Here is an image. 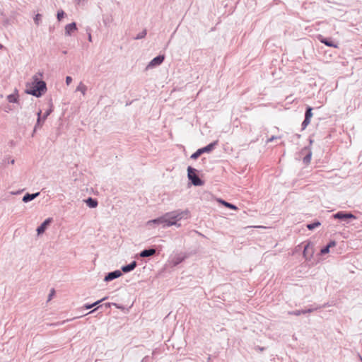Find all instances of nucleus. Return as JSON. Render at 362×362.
Returning <instances> with one entry per match:
<instances>
[{
  "instance_id": "1",
  "label": "nucleus",
  "mask_w": 362,
  "mask_h": 362,
  "mask_svg": "<svg viewBox=\"0 0 362 362\" xmlns=\"http://www.w3.org/2000/svg\"><path fill=\"white\" fill-rule=\"evenodd\" d=\"M42 76L41 73H37L33 76V81L26 85L25 93L37 98L41 97L47 90L46 83L39 78Z\"/></svg>"
},
{
  "instance_id": "2",
  "label": "nucleus",
  "mask_w": 362,
  "mask_h": 362,
  "mask_svg": "<svg viewBox=\"0 0 362 362\" xmlns=\"http://www.w3.org/2000/svg\"><path fill=\"white\" fill-rule=\"evenodd\" d=\"M190 212L188 209L185 210H176L170 212L165 213V217L167 218V221L173 223L171 224L172 226H176L177 227L180 226V223H177V221L182 219H187L189 217Z\"/></svg>"
},
{
  "instance_id": "3",
  "label": "nucleus",
  "mask_w": 362,
  "mask_h": 362,
  "mask_svg": "<svg viewBox=\"0 0 362 362\" xmlns=\"http://www.w3.org/2000/svg\"><path fill=\"white\" fill-rule=\"evenodd\" d=\"M217 144H218V141H215L203 148H199L196 152H194V153L192 154L191 158L197 159L202 153L211 152L215 148V146L217 145Z\"/></svg>"
},
{
  "instance_id": "4",
  "label": "nucleus",
  "mask_w": 362,
  "mask_h": 362,
  "mask_svg": "<svg viewBox=\"0 0 362 362\" xmlns=\"http://www.w3.org/2000/svg\"><path fill=\"white\" fill-rule=\"evenodd\" d=\"M172 223H173L171 222L167 221L165 214L157 218L150 220L147 222V225L148 226H151L152 224H157L161 225L163 228L170 227L171 226Z\"/></svg>"
},
{
  "instance_id": "5",
  "label": "nucleus",
  "mask_w": 362,
  "mask_h": 362,
  "mask_svg": "<svg viewBox=\"0 0 362 362\" xmlns=\"http://www.w3.org/2000/svg\"><path fill=\"white\" fill-rule=\"evenodd\" d=\"M333 217L341 221H347L349 219H356V216L353 214L343 211H338L337 213L334 214Z\"/></svg>"
},
{
  "instance_id": "6",
  "label": "nucleus",
  "mask_w": 362,
  "mask_h": 362,
  "mask_svg": "<svg viewBox=\"0 0 362 362\" xmlns=\"http://www.w3.org/2000/svg\"><path fill=\"white\" fill-rule=\"evenodd\" d=\"M165 59L164 55H158L154 57L147 65L146 69H153L156 66L160 65Z\"/></svg>"
},
{
  "instance_id": "7",
  "label": "nucleus",
  "mask_w": 362,
  "mask_h": 362,
  "mask_svg": "<svg viewBox=\"0 0 362 362\" xmlns=\"http://www.w3.org/2000/svg\"><path fill=\"white\" fill-rule=\"evenodd\" d=\"M197 170L191 166L187 168V177L189 181H202L197 175Z\"/></svg>"
},
{
  "instance_id": "8",
  "label": "nucleus",
  "mask_w": 362,
  "mask_h": 362,
  "mask_svg": "<svg viewBox=\"0 0 362 362\" xmlns=\"http://www.w3.org/2000/svg\"><path fill=\"white\" fill-rule=\"evenodd\" d=\"M122 275V274L120 270H115L113 272L107 273L104 278V281L108 282L120 277Z\"/></svg>"
},
{
  "instance_id": "9",
  "label": "nucleus",
  "mask_w": 362,
  "mask_h": 362,
  "mask_svg": "<svg viewBox=\"0 0 362 362\" xmlns=\"http://www.w3.org/2000/svg\"><path fill=\"white\" fill-rule=\"evenodd\" d=\"M52 221V218H48L45 219L37 228V233L38 235L42 234L47 227L50 225Z\"/></svg>"
},
{
  "instance_id": "10",
  "label": "nucleus",
  "mask_w": 362,
  "mask_h": 362,
  "mask_svg": "<svg viewBox=\"0 0 362 362\" xmlns=\"http://www.w3.org/2000/svg\"><path fill=\"white\" fill-rule=\"evenodd\" d=\"M313 254V245L310 243H308L304 246L303 256L305 258L311 257Z\"/></svg>"
},
{
  "instance_id": "11",
  "label": "nucleus",
  "mask_w": 362,
  "mask_h": 362,
  "mask_svg": "<svg viewBox=\"0 0 362 362\" xmlns=\"http://www.w3.org/2000/svg\"><path fill=\"white\" fill-rule=\"evenodd\" d=\"M137 266V262L136 261L132 262L130 264L124 265L121 268V272L124 273H128L133 271Z\"/></svg>"
},
{
  "instance_id": "12",
  "label": "nucleus",
  "mask_w": 362,
  "mask_h": 362,
  "mask_svg": "<svg viewBox=\"0 0 362 362\" xmlns=\"http://www.w3.org/2000/svg\"><path fill=\"white\" fill-rule=\"evenodd\" d=\"M77 30L76 24V23L73 22L71 23H69L65 26V34L66 35H71L72 33L76 31Z\"/></svg>"
},
{
  "instance_id": "13",
  "label": "nucleus",
  "mask_w": 362,
  "mask_h": 362,
  "mask_svg": "<svg viewBox=\"0 0 362 362\" xmlns=\"http://www.w3.org/2000/svg\"><path fill=\"white\" fill-rule=\"evenodd\" d=\"M156 252V250L154 248H148L142 250L139 255L141 257H148L154 255Z\"/></svg>"
},
{
  "instance_id": "14",
  "label": "nucleus",
  "mask_w": 362,
  "mask_h": 362,
  "mask_svg": "<svg viewBox=\"0 0 362 362\" xmlns=\"http://www.w3.org/2000/svg\"><path fill=\"white\" fill-rule=\"evenodd\" d=\"M40 195V192H36V193H33V194H30V193H26L23 197V199H22V201L25 203H28L32 200H33L34 199H35L36 197H37L38 196Z\"/></svg>"
},
{
  "instance_id": "15",
  "label": "nucleus",
  "mask_w": 362,
  "mask_h": 362,
  "mask_svg": "<svg viewBox=\"0 0 362 362\" xmlns=\"http://www.w3.org/2000/svg\"><path fill=\"white\" fill-rule=\"evenodd\" d=\"M84 202L87 204L88 207L91 209L97 207L98 204L97 199H93L92 197H88V199H85Z\"/></svg>"
},
{
  "instance_id": "16",
  "label": "nucleus",
  "mask_w": 362,
  "mask_h": 362,
  "mask_svg": "<svg viewBox=\"0 0 362 362\" xmlns=\"http://www.w3.org/2000/svg\"><path fill=\"white\" fill-rule=\"evenodd\" d=\"M320 41L328 47H337V44L334 42L331 39L321 37Z\"/></svg>"
},
{
  "instance_id": "17",
  "label": "nucleus",
  "mask_w": 362,
  "mask_h": 362,
  "mask_svg": "<svg viewBox=\"0 0 362 362\" xmlns=\"http://www.w3.org/2000/svg\"><path fill=\"white\" fill-rule=\"evenodd\" d=\"M41 113H42V111L40 110L37 113V122H36V124L35 125L33 133L35 132L36 129L38 127H42V124H43V122L45 121V120H43V117L42 118V117H41Z\"/></svg>"
},
{
  "instance_id": "18",
  "label": "nucleus",
  "mask_w": 362,
  "mask_h": 362,
  "mask_svg": "<svg viewBox=\"0 0 362 362\" xmlns=\"http://www.w3.org/2000/svg\"><path fill=\"white\" fill-rule=\"evenodd\" d=\"M217 201H218V202L221 203V204H223V206H225L226 207H227L228 209H234V210L238 209V207L235 205H234L231 203H229L223 199H218Z\"/></svg>"
},
{
  "instance_id": "19",
  "label": "nucleus",
  "mask_w": 362,
  "mask_h": 362,
  "mask_svg": "<svg viewBox=\"0 0 362 362\" xmlns=\"http://www.w3.org/2000/svg\"><path fill=\"white\" fill-rule=\"evenodd\" d=\"M185 257H186V256L182 255H178L175 256L173 259L174 266H177L179 264H180L182 262H183L185 260Z\"/></svg>"
},
{
  "instance_id": "20",
  "label": "nucleus",
  "mask_w": 362,
  "mask_h": 362,
  "mask_svg": "<svg viewBox=\"0 0 362 362\" xmlns=\"http://www.w3.org/2000/svg\"><path fill=\"white\" fill-rule=\"evenodd\" d=\"M105 299H107V297H105V298H102L101 300H97L92 304H85L83 307H84V308H86L87 310L90 309V308H93L94 306L98 305L100 303L105 300Z\"/></svg>"
},
{
  "instance_id": "21",
  "label": "nucleus",
  "mask_w": 362,
  "mask_h": 362,
  "mask_svg": "<svg viewBox=\"0 0 362 362\" xmlns=\"http://www.w3.org/2000/svg\"><path fill=\"white\" fill-rule=\"evenodd\" d=\"M86 90H87L86 86L84 84H83L82 82H81L79 83V85L78 86V87L76 88V91L81 92L83 95L86 94Z\"/></svg>"
},
{
  "instance_id": "22",
  "label": "nucleus",
  "mask_w": 362,
  "mask_h": 362,
  "mask_svg": "<svg viewBox=\"0 0 362 362\" xmlns=\"http://www.w3.org/2000/svg\"><path fill=\"white\" fill-rule=\"evenodd\" d=\"M7 100L9 103H17L18 95L16 94H10L7 96Z\"/></svg>"
},
{
  "instance_id": "23",
  "label": "nucleus",
  "mask_w": 362,
  "mask_h": 362,
  "mask_svg": "<svg viewBox=\"0 0 362 362\" xmlns=\"http://www.w3.org/2000/svg\"><path fill=\"white\" fill-rule=\"evenodd\" d=\"M321 225V223L320 221H315L313 223H309L307 225V228L309 229V230H313L315 229V228L320 226Z\"/></svg>"
},
{
  "instance_id": "24",
  "label": "nucleus",
  "mask_w": 362,
  "mask_h": 362,
  "mask_svg": "<svg viewBox=\"0 0 362 362\" xmlns=\"http://www.w3.org/2000/svg\"><path fill=\"white\" fill-rule=\"evenodd\" d=\"M313 108L310 107H308L306 108V111L305 113V118L307 119H310V118L313 117V112H312Z\"/></svg>"
},
{
  "instance_id": "25",
  "label": "nucleus",
  "mask_w": 362,
  "mask_h": 362,
  "mask_svg": "<svg viewBox=\"0 0 362 362\" xmlns=\"http://www.w3.org/2000/svg\"><path fill=\"white\" fill-rule=\"evenodd\" d=\"M147 34V31L146 29H144V30H142L141 33H139L135 37L134 39L135 40H140V39H143L146 37Z\"/></svg>"
},
{
  "instance_id": "26",
  "label": "nucleus",
  "mask_w": 362,
  "mask_h": 362,
  "mask_svg": "<svg viewBox=\"0 0 362 362\" xmlns=\"http://www.w3.org/2000/svg\"><path fill=\"white\" fill-rule=\"evenodd\" d=\"M311 156H312V153H311L310 151H309V152L305 155V156L303 158V163H304L305 164H308V163L310 162Z\"/></svg>"
},
{
  "instance_id": "27",
  "label": "nucleus",
  "mask_w": 362,
  "mask_h": 362,
  "mask_svg": "<svg viewBox=\"0 0 362 362\" xmlns=\"http://www.w3.org/2000/svg\"><path fill=\"white\" fill-rule=\"evenodd\" d=\"M289 314L298 316L300 315L301 314H305V311H304V310H297L292 312H289Z\"/></svg>"
},
{
  "instance_id": "28",
  "label": "nucleus",
  "mask_w": 362,
  "mask_h": 362,
  "mask_svg": "<svg viewBox=\"0 0 362 362\" xmlns=\"http://www.w3.org/2000/svg\"><path fill=\"white\" fill-rule=\"evenodd\" d=\"M52 104H50V107L45 112L43 115V120H45L47 117L52 113Z\"/></svg>"
},
{
  "instance_id": "29",
  "label": "nucleus",
  "mask_w": 362,
  "mask_h": 362,
  "mask_svg": "<svg viewBox=\"0 0 362 362\" xmlns=\"http://www.w3.org/2000/svg\"><path fill=\"white\" fill-rule=\"evenodd\" d=\"M64 14H65V13L62 10L59 11L57 12V18L59 21H60L62 19V18H64Z\"/></svg>"
},
{
  "instance_id": "30",
  "label": "nucleus",
  "mask_w": 362,
  "mask_h": 362,
  "mask_svg": "<svg viewBox=\"0 0 362 362\" xmlns=\"http://www.w3.org/2000/svg\"><path fill=\"white\" fill-rule=\"evenodd\" d=\"M41 17H42V16L39 13L35 15V16L34 18V22L36 25L40 24V21H41Z\"/></svg>"
},
{
  "instance_id": "31",
  "label": "nucleus",
  "mask_w": 362,
  "mask_h": 362,
  "mask_svg": "<svg viewBox=\"0 0 362 362\" xmlns=\"http://www.w3.org/2000/svg\"><path fill=\"white\" fill-rule=\"evenodd\" d=\"M310 119H304L303 122H302V129H305L307 126L310 124Z\"/></svg>"
},
{
  "instance_id": "32",
  "label": "nucleus",
  "mask_w": 362,
  "mask_h": 362,
  "mask_svg": "<svg viewBox=\"0 0 362 362\" xmlns=\"http://www.w3.org/2000/svg\"><path fill=\"white\" fill-rule=\"evenodd\" d=\"M329 252V247L327 245H326V246H325L324 247H322V248L321 249V250H320V253H321L322 255H326V254H327Z\"/></svg>"
},
{
  "instance_id": "33",
  "label": "nucleus",
  "mask_w": 362,
  "mask_h": 362,
  "mask_svg": "<svg viewBox=\"0 0 362 362\" xmlns=\"http://www.w3.org/2000/svg\"><path fill=\"white\" fill-rule=\"evenodd\" d=\"M204 182H188L187 188H190L191 185L202 186Z\"/></svg>"
},
{
  "instance_id": "34",
  "label": "nucleus",
  "mask_w": 362,
  "mask_h": 362,
  "mask_svg": "<svg viewBox=\"0 0 362 362\" xmlns=\"http://www.w3.org/2000/svg\"><path fill=\"white\" fill-rule=\"evenodd\" d=\"M54 293H55V291H54V288H52L50 291V293L48 296V300H50L52 298V297L54 296Z\"/></svg>"
},
{
  "instance_id": "35",
  "label": "nucleus",
  "mask_w": 362,
  "mask_h": 362,
  "mask_svg": "<svg viewBox=\"0 0 362 362\" xmlns=\"http://www.w3.org/2000/svg\"><path fill=\"white\" fill-rule=\"evenodd\" d=\"M112 305L116 306L117 308H119L116 303H107L104 304L103 305H104L106 308H110V307H111V305Z\"/></svg>"
},
{
  "instance_id": "36",
  "label": "nucleus",
  "mask_w": 362,
  "mask_h": 362,
  "mask_svg": "<svg viewBox=\"0 0 362 362\" xmlns=\"http://www.w3.org/2000/svg\"><path fill=\"white\" fill-rule=\"evenodd\" d=\"M72 81V78L71 76H66V83L67 85H69Z\"/></svg>"
},
{
  "instance_id": "37",
  "label": "nucleus",
  "mask_w": 362,
  "mask_h": 362,
  "mask_svg": "<svg viewBox=\"0 0 362 362\" xmlns=\"http://www.w3.org/2000/svg\"><path fill=\"white\" fill-rule=\"evenodd\" d=\"M327 245L330 248L336 245V242L334 240H332Z\"/></svg>"
},
{
  "instance_id": "38",
  "label": "nucleus",
  "mask_w": 362,
  "mask_h": 362,
  "mask_svg": "<svg viewBox=\"0 0 362 362\" xmlns=\"http://www.w3.org/2000/svg\"><path fill=\"white\" fill-rule=\"evenodd\" d=\"M277 138H278L277 136H272V137H270V138L267 140V143L272 142V141H273L274 140L276 139Z\"/></svg>"
},
{
  "instance_id": "39",
  "label": "nucleus",
  "mask_w": 362,
  "mask_h": 362,
  "mask_svg": "<svg viewBox=\"0 0 362 362\" xmlns=\"http://www.w3.org/2000/svg\"><path fill=\"white\" fill-rule=\"evenodd\" d=\"M103 305H100V306H98L96 308L93 309V310L90 311L89 313H88L86 315H88V314H90V313H94L95 311H96L97 310L100 309V308H102Z\"/></svg>"
},
{
  "instance_id": "40",
  "label": "nucleus",
  "mask_w": 362,
  "mask_h": 362,
  "mask_svg": "<svg viewBox=\"0 0 362 362\" xmlns=\"http://www.w3.org/2000/svg\"><path fill=\"white\" fill-rule=\"evenodd\" d=\"M313 310H314V309L304 310V311H305V313H312Z\"/></svg>"
},
{
  "instance_id": "41",
  "label": "nucleus",
  "mask_w": 362,
  "mask_h": 362,
  "mask_svg": "<svg viewBox=\"0 0 362 362\" xmlns=\"http://www.w3.org/2000/svg\"><path fill=\"white\" fill-rule=\"evenodd\" d=\"M256 349H258V350H259L260 351H264V347L257 346V347L256 348Z\"/></svg>"
},
{
  "instance_id": "42",
  "label": "nucleus",
  "mask_w": 362,
  "mask_h": 362,
  "mask_svg": "<svg viewBox=\"0 0 362 362\" xmlns=\"http://www.w3.org/2000/svg\"><path fill=\"white\" fill-rule=\"evenodd\" d=\"M103 23L105 25H107L108 24V20L105 19V18H103Z\"/></svg>"
},
{
  "instance_id": "43",
  "label": "nucleus",
  "mask_w": 362,
  "mask_h": 362,
  "mask_svg": "<svg viewBox=\"0 0 362 362\" xmlns=\"http://www.w3.org/2000/svg\"><path fill=\"white\" fill-rule=\"evenodd\" d=\"M22 191H23V190H18V191H17L16 192H11V193L12 194H19V193H21Z\"/></svg>"
},
{
  "instance_id": "44",
  "label": "nucleus",
  "mask_w": 362,
  "mask_h": 362,
  "mask_svg": "<svg viewBox=\"0 0 362 362\" xmlns=\"http://www.w3.org/2000/svg\"><path fill=\"white\" fill-rule=\"evenodd\" d=\"M88 40H89L90 42H91V41H92V37H91L90 33H88Z\"/></svg>"
},
{
  "instance_id": "45",
  "label": "nucleus",
  "mask_w": 362,
  "mask_h": 362,
  "mask_svg": "<svg viewBox=\"0 0 362 362\" xmlns=\"http://www.w3.org/2000/svg\"><path fill=\"white\" fill-rule=\"evenodd\" d=\"M147 358H148V356L144 357V358L142 359L141 362H146V361H147Z\"/></svg>"
},
{
  "instance_id": "46",
  "label": "nucleus",
  "mask_w": 362,
  "mask_h": 362,
  "mask_svg": "<svg viewBox=\"0 0 362 362\" xmlns=\"http://www.w3.org/2000/svg\"><path fill=\"white\" fill-rule=\"evenodd\" d=\"M92 191H93V192L94 194H98V191H95V192L93 189H92Z\"/></svg>"
},
{
  "instance_id": "47",
  "label": "nucleus",
  "mask_w": 362,
  "mask_h": 362,
  "mask_svg": "<svg viewBox=\"0 0 362 362\" xmlns=\"http://www.w3.org/2000/svg\"><path fill=\"white\" fill-rule=\"evenodd\" d=\"M3 48H4V47L1 44H0V49H1Z\"/></svg>"
},
{
  "instance_id": "48",
  "label": "nucleus",
  "mask_w": 362,
  "mask_h": 362,
  "mask_svg": "<svg viewBox=\"0 0 362 362\" xmlns=\"http://www.w3.org/2000/svg\"><path fill=\"white\" fill-rule=\"evenodd\" d=\"M11 164H13V163H14V160H13V159H12V160H11Z\"/></svg>"
},
{
  "instance_id": "49",
  "label": "nucleus",
  "mask_w": 362,
  "mask_h": 362,
  "mask_svg": "<svg viewBox=\"0 0 362 362\" xmlns=\"http://www.w3.org/2000/svg\"><path fill=\"white\" fill-rule=\"evenodd\" d=\"M359 358L361 360V361L362 362V357L359 355Z\"/></svg>"
}]
</instances>
